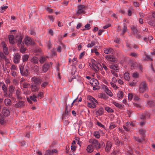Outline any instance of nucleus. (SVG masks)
Here are the masks:
<instances>
[{
    "instance_id": "nucleus-1",
    "label": "nucleus",
    "mask_w": 155,
    "mask_h": 155,
    "mask_svg": "<svg viewBox=\"0 0 155 155\" xmlns=\"http://www.w3.org/2000/svg\"><path fill=\"white\" fill-rule=\"evenodd\" d=\"M148 89L147 85L145 81H143L141 82L139 85L138 90L139 92L140 93H143Z\"/></svg>"
},
{
    "instance_id": "nucleus-2",
    "label": "nucleus",
    "mask_w": 155,
    "mask_h": 155,
    "mask_svg": "<svg viewBox=\"0 0 155 155\" xmlns=\"http://www.w3.org/2000/svg\"><path fill=\"white\" fill-rule=\"evenodd\" d=\"M90 83L93 86V90H96L100 89V87L98 86L99 83L97 80L94 78L92 79L90 81Z\"/></svg>"
},
{
    "instance_id": "nucleus-3",
    "label": "nucleus",
    "mask_w": 155,
    "mask_h": 155,
    "mask_svg": "<svg viewBox=\"0 0 155 155\" xmlns=\"http://www.w3.org/2000/svg\"><path fill=\"white\" fill-rule=\"evenodd\" d=\"M19 68L20 72L22 75L24 76H26L28 74L29 70L28 67L24 68L23 66L20 65H19Z\"/></svg>"
},
{
    "instance_id": "nucleus-4",
    "label": "nucleus",
    "mask_w": 155,
    "mask_h": 155,
    "mask_svg": "<svg viewBox=\"0 0 155 155\" xmlns=\"http://www.w3.org/2000/svg\"><path fill=\"white\" fill-rule=\"evenodd\" d=\"M31 81L35 84L40 85L42 81V78L38 76H34L31 78Z\"/></svg>"
},
{
    "instance_id": "nucleus-5",
    "label": "nucleus",
    "mask_w": 155,
    "mask_h": 155,
    "mask_svg": "<svg viewBox=\"0 0 155 155\" xmlns=\"http://www.w3.org/2000/svg\"><path fill=\"white\" fill-rule=\"evenodd\" d=\"M89 142L94 145L97 150L101 148L100 144L97 140L94 139H91L89 140Z\"/></svg>"
},
{
    "instance_id": "nucleus-6",
    "label": "nucleus",
    "mask_w": 155,
    "mask_h": 155,
    "mask_svg": "<svg viewBox=\"0 0 155 155\" xmlns=\"http://www.w3.org/2000/svg\"><path fill=\"white\" fill-rule=\"evenodd\" d=\"M25 43L28 46L30 45H34L35 42L30 37H27L25 38Z\"/></svg>"
},
{
    "instance_id": "nucleus-7",
    "label": "nucleus",
    "mask_w": 155,
    "mask_h": 155,
    "mask_svg": "<svg viewBox=\"0 0 155 155\" xmlns=\"http://www.w3.org/2000/svg\"><path fill=\"white\" fill-rule=\"evenodd\" d=\"M37 98V97L34 94L32 96H30L29 98L27 97V99L28 102L30 104H32V102L31 101L32 100L35 102H36L37 101L36 99Z\"/></svg>"
},
{
    "instance_id": "nucleus-8",
    "label": "nucleus",
    "mask_w": 155,
    "mask_h": 155,
    "mask_svg": "<svg viewBox=\"0 0 155 155\" xmlns=\"http://www.w3.org/2000/svg\"><path fill=\"white\" fill-rule=\"evenodd\" d=\"M78 10L77 12V14H80L82 13L84 14V12L85 9V6L83 5H80L78 6Z\"/></svg>"
},
{
    "instance_id": "nucleus-9",
    "label": "nucleus",
    "mask_w": 155,
    "mask_h": 155,
    "mask_svg": "<svg viewBox=\"0 0 155 155\" xmlns=\"http://www.w3.org/2000/svg\"><path fill=\"white\" fill-rule=\"evenodd\" d=\"M1 45H2L3 47L4 53L5 54V55H8V54L9 53L7 45L5 43L4 41L2 42Z\"/></svg>"
},
{
    "instance_id": "nucleus-10",
    "label": "nucleus",
    "mask_w": 155,
    "mask_h": 155,
    "mask_svg": "<svg viewBox=\"0 0 155 155\" xmlns=\"http://www.w3.org/2000/svg\"><path fill=\"white\" fill-rule=\"evenodd\" d=\"M20 59V56L18 53H16L14 55V62L16 64L18 63Z\"/></svg>"
},
{
    "instance_id": "nucleus-11",
    "label": "nucleus",
    "mask_w": 155,
    "mask_h": 155,
    "mask_svg": "<svg viewBox=\"0 0 155 155\" xmlns=\"http://www.w3.org/2000/svg\"><path fill=\"white\" fill-rule=\"evenodd\" d=\"M97 104L98 102L97 101H96L94 102H93V103L90 102V101H87V105L88 107L90 108H94L96 107V104Z\"/></svg>"
},
{
    "instance_id": "nucleus-12",
    "label": "nucleus",
    "mask_w": 155,
    "mask_h": 155,
    "mask_svg": "<svg viewBox=\"0 0 155 155\" xmlns=\"http://www.w3.org/2000/svg\"><path fill=\"white\" fill-rule=\"evenodd\" d=\"M25 106V102L22 101H19L15 105V108H21Z\"/></svg>"
},
{
    "instance_id": "nucleus-13",
    "label": "nucleus",
    "mask_w": 155,
    "mask_h": 155,
    "mask_svg": "<svg viewBox=\"0 0 155 155\" xmlns=\"http://www.w3.org/2000/svg\"><path fill=\"white\" fill-rule=\"evenodd\" d=\"M15 94L18 99L21 100L22 99V97L21 96V92L19 88H18L16 90Z\"/></svg>"
},
{
    "instance_id": "nucleus-14",
    "label": "nucleus",
    "mask_w": 155,
    "mask_h": 155,
    "mask_svg": "<svg viewBox=\"0 0 155 155\" xmlns=\"http://www.w3.org/2000/svg\"><path fill=\"white\" fill-rule=\"evenodd\" d=\"M50 64H45L42 66L41 70L44 72H46L50 68Z\"/></svg>"
},
{
    "instance_id": "nucleus-15",
    "label": "nucleus",
    "mask_w": 155,
    "mask_h": 155,
    "mask_svg": "<svg viewBox=\"0 0 155 155\" xmlns=\"http://www.w3.org/2000/svg\"><path fill=\"white\" fill-rule=\"evenodd\" d=\"M23 39V37L20 35H17L15 38V41L16 42L18 43V45H19L21 44Z\"/></svg>"
},
{
    "instance_id": "nucleus-16",
    "label": "nucleus",
    "mask_w": 155,
    "mask_h": 155,
    "mask_svg": "<svg viewBox=\"0 0 155 155\" xmlns=\"http://www.w3.org/2000/svg\"><path fill=\"white\" fill-rule=\"evenodd\" d=\"M9 93L12 96V94H13L15 91V87L12 85H11L9 86L8 88Z\"/></svg>"
},
{
    "instance_id": "nucleus-17",
    "label": "nucleus",
    "mask_w": 155,
    "mask_h": 155,
    "mask_svg": "<svg viewBox=\"0 0 155 155\" xmlns=\"http://www.w3.org/2000/svg\"><path fill=\"white\" fill-rule=\"evenodd\" d=\"M112 146V143L110 142L109 141L107 142L106 144V146L105 148V151L107 152H108L110 150V149Z\"/></svg>"
},
{
    "instance_id": "nucleus-18",
    "label": "nucleus",
    "mask_w": 155,
    "mask_h": 155,
    "mask_svg": "<svg viewBox=\"0 0 155 155\" xmlns=\"http://www.w3.org/2000/svg\"><path fill=\"white\" fill-rule=\"evenodd\" d=\"M95 67H96V68H94V71L96 73H98L99 70H101V69H102V67L101 65L99 63H96Z\"/></svg>"
},
{
    "instance_id": "nucleus-19",
    "label": "nucleus",
    "mask_w": 155,
    "mask_h": 155,
    "mask_svg": "<svg viewBox=\"0 0 155 155\" xmlns=\"http://www.w3.org/2000/svg\"><path fill=\"white\" fill-rule=\"evenodd\" d=\"M104 89L105 91L106 92L107 94L109 95L110 97H112L113 96V94L111 91L109 90L108 88L106 86H104Z\"/></svg>"
},
{
    "instance_id": "nucleus-20",
    "label": "nucleus",
    "mask_w": 155,
    "mask_h": 155,
    "mask_svg": "<svg viewBox=\"0 0 155 155\" xmlns=\"http://www.w3.org/2000/svg\"><path fill=\"white\" fill-rule=\"evenodd\" d=\"M106 58L108 60L111 62H114L115 61V59L114 56L112 55H107L105 56Z\"/></svg>"
},
{
    "instance_id": "nucleus-21",
    "label": "nucleus",
    "mask_w": 155,
    "mask_h": 155,
    "mask_svg": "<svg viewBox=\"0 0 155 155\" xmlns=\"http://www.w3.org/2000/svg\"><path fill=\"white\" fill-rule=\"evenodd\" d=\"M37 85L35 84H33L31 85L30 87L32 91L36 92L38 91L39 88L37 87Z\"/></svg>"
},
{
    "instance_id": "nucleus-22",
    "label": "nucleus",
    "mask_w": 155,
    "mask_h": 155,
    "mask_svg": "<svg viewBox=\"0 0 155 155\" xmlns=\"http://www.w3.org/2000/svg\"><path fill=\"white\" fill-rule=\"evenodd\" d=\"M4 102L5 105L7 106H10L12 104V102L10 99H5L4 100Z\"/></svg>"
},
{
    "instance_id": "nucleus-23",
    "label": "nucleus",
    "mask_w": 155,
    "mask_h": 155,
    "mask_svg": "<svg viewBox=\"0 0 155 155\" xmlns=\"http://www.w3.org/2000/svg\"><path fill=\"white\" fill-rule=\"evenodd\" d=\"M148 107H151L155 106V101H147Z\"/></svg>"
},
{
    "instance_id": "nucleus-24",
    "label": "nucleus",
    "mask_w": 155,
    "mask_h": 155,
    "mask_svg": "<svg viewBox=\"0 0 155 155\" xmlns=\"http://www.w3.org/2000/svg\"><path fill=\"white\" fill-rule=\"evenodd\" d=\"M30 61L32 63L37 64L38 63V58L34 56L31 59Z\"/></svg>"
},
{
    "instance_id": "nucleus-25",
    "label": "nucleus",
    "mask_w": 155,
    "mask_h": 155,
    "mask_svg": "<svg viewBox=\"0 0 155 155\" xmlns=\"http://www.w3.org/2000/svg\"><path fill=\"white\" fill-rule=\"evenodd\" d=\"M110 69L115 70V71L116 72H117L119 71L118 66L117 64H112L110 66Z\"/></svg>"
},
{
    "instance_id": "nucleus-26",
    "label": "nucleus",
    "mask_w": 155,
    "mask_h": 155,
    "mask_svg": "<svg viewBox=\"0 0 155 155\" xmlns=\"http://www.w3.org/2000/svg\"><path fill=\"white\" fill-rule=\"evenodd\" d=\"M86 150L89 153H91L94 150L93 146L92 145H89L87 146Z\"/></svg>"
},
{
    "instance_id": "nucleus-27",
    "label": "nucleus",
    "mask_w": 155,
    "mask_h": 155,
    "mask_svg": "<svg viewBox=\"0 0 155 155\" xmlns=\"http://www.w3.org/2000/svg\"><path fill=\"white\" fill-rule=\"evenodd\" d=\"M0 84H2V88L3 91H8L7 85H6L3 82H0Z\"/></svg>"
},
{
    "instance_id": "nucleus-28",
    "label": "nucleus",
    "mask_w": 155,
    "mask_h": 155,
    "mask_svg": "<svg viewBox=\"0 0 155 155\" xmlns=\"http://www.w3.org/2000/svg\"><path fill=\"white\" fill-rule=\"evenodd\" d=\"M29 58V56L28 54H25L23 55L22 56V60L23 62H25L27 61Z\"/></svg>"
},
{
    "instance_id": "nucleus-29",
    "label": "nucleus",
    "mask_w": 155,
    "mask_h": 155,
    "mask_svg": "<svg viewBox=\"0 0 155 155\" xmlns=\"http://www.w3.org/2000/svg\"><path fill=\"white\" fill-rule=\"evenodd\" d=\"M14 36L13 35H10L8 36V39L9 43L12 45L14 44V42L13 40Z\"/></svg>"
},
{
    "instance_id": "nucleus-30",
    "label": "nucleus",
    "mask_w": 155,
    "mask_h": 155,
    "mask_svg": "<svg viewBox=\"0 0 155 155\" xmlns=\"http://www.w3.org/2000/svg\"><path fill=\"white\" fill-rule=\"evenodd\" d=\"M104 113V109L102 108H100L97 111H96L97 114L100 116L103 114Z\"/></svg>"
},
{
    "instance_id": "nucleus-31",
    "label": "nucleus",
    "mask_w": 155,
    "mask_h": 155,
    "mask_svg": "<svg viewBox=\"0 0 155 155\" xmlns=\"http://www.w3.org/2000/svg\"><path fill=\"white\" fill-rule=\"evenodd\" d=\"M131 30L133 31L134 35L137 34L138 32V30L137 29V28L134 26H133L131 27Z\"/></svg>"
},
{
    "instance_id": "nucleus-32",
    "label": "nucleus",
    "mask_w": 155,
    "mask_h": 155,
    "mask_svg": "<svg viewBox=\"0 0 155 155\" xmlns=\"http://www.w3.org/2000/svg\"><path fill=\"white\" fill-rule=\"evenodd\" d=\"M3 115L5 117L8 116L10 114V112L8 110L6 109L2 111Z\"/></svg>"
},
{
    "instance_id": "nucleus-33",
    "label": "nucleus",
    "mask_w": 155,
    "mask_h": 155,
    "mask_svg": "<svg viewBox=\"0 0 155 155\" xmlns=\"http://www.w3.org/2000/svg\"><path fill=\"white\" fill-rule=\"evenodd\" d=\"M87 99L88 101H90V102L91 103H93V102H94L95 101H97L94 98L91 96H87Z\"/></svg>"
},
{
    "instance_id": "nucleus-34",
    "label": "nucleus",
    "mask_w": 155,
    "mask_h": 155,
    "mask_svg": "<svg viewBox=\"0 0 155 155\" xmlns=\"http://www.w3.org/2000/svg\"><path fill=\"white\" fill-rule=\"evenodd\" d=\"M24 43L21 44V47L20 49V51L22 53H24L26 50V49L24 47Z\"/></svg>"
},
{
    "instance_id": "nucleus-35",
    "label": "nucleus",
    "mask_w": 155,
    "mask_h": 155,
    "mask_svg": "<svg viewBox=\"0 0 155 155\" xmlns=\"http://www.w3.org/2000/svg\"><path fill=\"white\" fill-rule=\"evenodd\" d=\"M117 94V97L120 99H122L124 96L123 93L121 91H119Z\"/></svg>"
},
{
    "instance_id": "nucleus-36",
    "label": "nucleus",
    "mask_w": 155,
    "mask_h": 155,
    "mask_svg": "<svg viewBox=\"0 0 155 155\" xmlns=\"http://www.w3.org/2000/svg\"><path fill=\"white\" fill-rule=\"evenodd\" d=\"M113 104L117 107L120 109H122L123 108V106L122 104H121L118 103H117L115 101L113 102Z\"/></svg>"
},
{
    "instance_id": "nucleus-37",
    "label": "nucleus",
    "mask_w": 155,
    "mask_h": 155,
    "mask_svg": "<svg viewBox=\"0 0 155 155\" xmlns=\"http://www.w3.org/2000/svg\"><path fill=\"white\" fill-rule=\"evenodd\" d=\"M124 78L126 80L128 81L130 79L129 74L128 72H126L124 74Z\"/></svg>"
},
{
    "instance_id": "nucleus-38",
    "label": "nucleus",
    "mask_w": 155,
    "mask_h": 155,
    "mask_svg": "<svg viewBox=\"0 0 155 155\" xmlns=\"http://www.w3.org/2000/svg\"><path fill=\"white\" fill-rule=\"evenodd\" d=\"M91 61L92 64H91L90 67L94 70V68H95V61L94 59H92Z\"/></svg>"
},
{
    "instance_id": "nucleus-39",
    "label": "nucleus",
    "mask_w": 155,
    "mask_h": 155,
    "mask_svg": "<svg viewBox=\"0 0 155 155\" xmlns=\"http://www.w3.org/2000/svg\"><path fill=\"white\" fill-rule=\"evenodd\" d=\"M91 61L92 64H91L90 67L94 70V68H95V61L94 59H92Z\"/></svg>"
},
{
    "instance_id": "nucleus-40",
    "label": "nucleus",
    "mask_w": 155,
    "mask_h": 155,
    "mask_svg": "<svg viewBox=\"0 0 155 155\" xmlns=\"http://www.w3.org/2000/svg\"><path fill=\"white\" fill-rule=\"evenodd\" d=\"M136 140L137 142L139 143H142L143 141L144 140V139L143 138H140L139 137H134Z\"/></svg>"
},
{
    "instance_id": "nucleus-41",
    "label": "nucleus",
    "mask_w": 155,
    "mask_h": 155,
    "mask_svg": "<svg viewBox=\"0 0 155 155\" xmlns=\"http://www.w3.org/2000/svg\"><path fill=\"white\" fill-rule=\"evenodd\" d=\"M3 92V96L5 97H10L12 96L9 93L8 94H7L8 91H4Z\"/></svg>"
},
{
    "instance_id": "nucleus-42",
    "label": "nucleus",
    "mask_w": 155,
    "mask_h": 155,
    "mask_svg": "<svg viewBox=\"0 0 155 155\" xmlns=\"http://www.w3.org/2000/svg\"><path fill=\"white\" fill-rule=\"evenodd\" d=\"M94 136L97 138H99L100 137L99 132L97 131H94Z\"/></svg>"
},
{
    "instance_id": "nucleus-43",
    "label": "nucleus",
    "mask_w": 155,
    "mask_h": 155,
    "mask_svg": "<svg viewBox=\"0 0 155 155\" xmlns=\"http://www.w3.org/2000/svg\"><path fill=\"white\" fill-rule=\"evenodd\" d=\"M105 109L108 113H112L114 111L112 109L108 107H105Z\"/></svg>"
},
{
    "instance_id": "nucleus-44",
    "label": "nucleus",
    "mask_w": 155,
    "mask_h": 155,
    "mask_svg": "<svg viewBox=\"0 0 155 155\" xmlns=\"http://www.w3.org/2000/svg\"><path fill=\"white\" fill-rule=\"evenodd\" d=\"M95 41H91V43H88L87 44V47L88 48H91L93 46H94L95 45Z\"/></svg>"
},
{
    "instance_id": "nucleus-45",
    "label": "nucleus",
    "mask_w": 155,
    "mask_h": 155,
    "mask_svg": "<svg viewBox=\"0 0 155 155\" xmlns=\"http://www.w3.org/2000/svg\"><path fill=\"white\" fill-rule=\"evenodd\" d=\"M48 84V82H45L43 83L41 85V87L42 89H44L46 87Z\"/></svg>"
},
{
    "instance_id": "nucleus-46",
    "label": "nucleus",
    "mask_w": 155,
    "mask_h": 155,
    "mask_svg": "<svg viewBox=\"0 0 155 155\" xmlns=\"http://www.w3.org/2000/svg\"><path fill=\"white\" fill-rule=\"evenodd\" d=\"M127 29V27L125 24H124L123 28V34L122 35H124L126 30Z\"/></svg>"
},
{
    "instance_id": "nucleus-47",
    "label": "nucleus",
    "mask_w": 155,
    "mask_h": 155,
    "mask_svg": "<svg viewBox=\"0 0 155 155\" xmlns=\"http://www.w3.org/2000/svg\"><path fill=\"white\" fill-rule=\"evenodd\" d=\"M148 24L152 26H155V21L150 20L148 21Z\"/></svg>"
},
{
    "instance_id": "nucleus-48",
    "label": "nucleus",
    "mask_w": 155,
    "mask_h": 155,
    "mask_svg": "<svg viewBox=\"0 0 155 155\" xmlns=\"http://www.w3.org/2000/svg\"><path fill=\"white\" fill-rule=\"evenodd\" d=\"M144 55L146 57V58H147V59L150 61H153V59L151 58L150 56H149L146 52H144Z\"/></svg>"
},
{
    "instance_id": "nucleus-49",
    "label": "nucleus",
    "mask_w": 155,
    "mask_h": 155,
    "mask_svg": "<svg viewBox=\"0 0 155 155\" xmlns=\"http://www.w3.org/2000/svg\"><path fill=\"white\" fill-rule=\"evenodd\" d=\"M46 60V58L45 57H41L39 61L41 63H43Z\"/></svg>"
},
{
    "instance_id": "nucleus-50",
    "label": "nucleus",
    "mask_w": 155,
    "mask_h": 155,
    "mask_svg": "<svg viewBox=\"0 0 155 155\" xmlns=\"http://www.w3.org/2000/svg\"><path fill=\"white\" fill-rule=\"evenodd\" d=\"M0 57L2 59L6 60V56L2 52H0Z\"/></svg>"
},
{
    "instance_id": "nucleus-51",
    "label": "nucleus",
    "mask_w": 155,
    "mask_h": 155,
    "mask_svg": "<svg viewBox=\"0 0 155 155\" xmlns=\"http://www.w3.org/2000/svg\"><path fill=\"white\" fill-rule=\"evenodd\" d=\"M39 69V68L38 66L36 65L33 68V70L35 72H38Z\"/></svg>"
},
{
    "instance_id": "nucleus-52",
    "label": "nucleus",
    "mask_w": 155,
    "mask_h": 155,
    "mask_svg": "<svg viewBox=\"0 0 155 155\" xmlns=\"http://www.w3.org/2000/svg\"><path fill=\"white\" fill-rule=\"evenodd\" d=\"M8 8V6H2L1 7V10L0 11V12H3L6 9H7Z\"/></svg>"
},
{
    "instance_id": "nucleus-53",
    "label": "nucleus",
    "mask_w": 155,
    "mask_h": 155,
    "mask_svg": "<svg viewBox=\"0 0 155 155\" xmlns=\"http://www.w3.org/2000/svg\"><path fill=\"white\" fill-rule=\"evenodd\" d=\"M110 84H111V86L113 88H114L115 89H117L118 87L116 86V85L112 82H110Z\"/></svg>"
},
{
    "instance_id": "nucleus-54",
    "label": "nucleus",
    "mask_w": 155,
    "mask_h": 155,
    "mask_svg": "<svg viewBox=\"0 0 155 155\" xmlns=\"http://www.w3.org/2000/svg\"><path fill=\"white\" fill-rule=\"evenodd\" d=\"M139 133L140 134L142 135H144L145 133V131L144 130L142 129H141L139 130Z\"/></svg>"
},
{
    "instance_id": "nucleus-55",
    "label": "nucleus",
    "mask_w": 155,
    "mask_h": 155,
    "mask_svg": "<svg viewBox=\"0 0 155 155\" xmlns=\"http://www.w3.org/2000/svg\"><path fill=\"white\" fill-rule=\"evenodd\" d=\"M130 55L132 57L136 58L138 56V54L135 53L133 52L130 53Z\"/></svg>"
},
{
    "instance_id": "nucleus-56",
    "label": "nucleus",
    "mask_w": 155,
    "mask_h": 155,
    "mask_svg": "<svg viewBox=\"0 0 155 155\" xmlns=\"http://www.w3.org/2000/svg\"><path fill=\"white\" fill-rule=\"evenodd\" d=\"M133 77L134 78H138L139 74L137 72H135L133 74Z\"/></svg>"
},
{
    "instance_id": "nucleus-57",
    "label": "nucleus",
    "mask_w": 155,
    "mask_h": 155,
    "mask_svg": "<svg viewBox=\"0 0 155 155\" xmlns=\"http://www.w3.org/2000/svg\"><path fill=\"white\" fill-rule=\"evenodd\" d=\"M97 124L98 126H100V127H102L103 128H104V127H105L104 126V125L102 124L101 123H100V122H98V121H97Z\"/></svg>"
},
{
    "instance_id": "nucleus-58",
    "label": "nucleus",
    "mask_w": 155,
    "mask_h": 155,
    "mask_svg": "<svg viewBox=\"0 0 155 155\" xmlns=\"http://www.w3.org/2000/svg\"><path fill=\"white\" fill-rule=\"evenodd\" d=\"M28 84L26 82H24L23 84V88H28Z\"/></svg>"
},
{
    "instance_id": "nucleus-59",
    "label": "nucleus",
    "mask_w": 155,
    "mask_h": 155,
    "mask_svg": "<svg viewBox=\"0 0 155 155\" xmlns=\"http://www.w3.org/2000/svg\"><path fill=\"white\" fill-rule=\"evenodd\" d=\"M115 125L113 123L111 124L109 126V128L111 129H112L114 128L115 127Z\"/></svg>"
},
{
    "instance_id": "nucleus-60",
    "label": "nucleus",
    "mask_w": 155,
    "mask_h": 155,
    "mask_svg": "<svg viewBox=\"0 0 155 155\" xmlns=\"http://www.w3.org/2000/svg\"><path fill=\"white\" fill-rule=\"evenodd\" d=\"M85 53V51H83V52L81 53L79 55V58L81 59L84 55Z\"/></svg>"
},
{
    "instance_id": "nucleus-61",
    "label": "nucleus",
    "mask_w": 155,
    "mask_h": 155,
    "mask_svg": "<svg viewBox=\"0 0 155 155\" xmlns=\"http://www.w3.org/2000/svg\"><path fill=\"white\" fill-rule=\"evenodd\" d=\"M134 98L135 101H138L140 100V98L137 95H134Z\"/></svg>"
},
{
    "instance_id": "nucleus-62",
    "label": "nucleus",
    "mask_w": 155,
    "mask_h": 155,
    "mask_svg": "<svg viewBox=\"0 0 155 155\" xmlns=\"http://www.w3.org/2000/svg\"><path fill=\"white\" fill-rule=\"evenodd\" d=\"M17 67H16L14 65H12L11 66V67L10 68L12 71V70H16Z\"/></svg>"
},
{
    "instance_id": "nucleus-63",
    "label": "nucleus",
    "mask_w": 155,
    "mask_h": 155,
    "mask_svg": "<svg viewBox=\"0 0 155 155\" xmlns=\"http://www.w3.org/2000/svg\"><path fill=\"white\" fill-rule=\"evenodd\" d=\"M30 33L31 35H35L36 34L35 32L32 29L30 30Z\"/></svg>"
},
{
    "instance_id": "nucleus-64",
    "label": "nucleus",
    "mask_w": 155,
    "mask_h": 155,
    "mask_svg": "<svg viewBox=\"0 0 155 155\" xmlns=\"http://www.w3.org/2000/svg\"><path fill=\"white\" fill-rule=\"evenodd\" d=\"M45 155H51V152L50 150H47L46 153L45 154Z\"/></svg>"
}]
</instances>
